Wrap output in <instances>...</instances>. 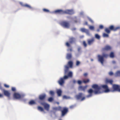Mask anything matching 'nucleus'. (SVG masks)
Here are the masks:
<instances>
[{
  "label": "nucleus",
  "instance_id": "nucleus-27",
  "mask_svg": "<svg viewBox=\"0 0 120 120\" xmlns=\"http://www.w3.org/2000/svg\"><path fill=\"white\" fill-rule=\"evenodd\" d=\"M24 7H26L29 9H32V7L30 5L27 4H24Z\"/></svg>",
  "mask_w": 120,
  "mask_h": 120
},
{
  "label": "nucleus",
  "instance_id": "nucleus-50",
  "mask_svg": "<svg viewBox=\"0 0 120 120\" xmlns=\"http://www.w3.org/2000/svg\"><path fill=\"white\" fill-rule=\"evenodd\" d=\"M89 20L92 23H93V21L91 18H89Z\"/></svg>",
  "mask_w": 120,
  "mask_h": 120
},
{
  "label": "nucleus",
  "instance_id": "nucleus-7",
  "mask_svg": "<svg viewBox=\"0 0 120 120\" xmlns=\"http://www.w3.org/2000/svg\"><path fill=\"white\" fill-rule=\"evenodd\" d=\"M74 13V11L73 10H66L64 11V14H67L69 15H72Z\"/></svg>",
  "mask_w": 120,
  "mask_h": 120
},
{
  "label": "nucleus",
  "instance_id": "nucleus-41",
  "mask_svg": "<svg viewBox=\"0 0 120 120\" xmlns=\"http://www.w3.org/2000/svg\"><path fill=\"white\" fill-rule=\"evenodd\" d=\"M83 44L85 47H86L87 46V44L86 43V42L85 41H83Z\"/></svg>",
  "mask_w": 120,
  "mask_h": 120
},
{
  "label": "nucleus",
  "instance_id": "nucleus-34",
  "mask_svg": "<svg viewBox=\"0 0 120 120\" xmlns=\"http://www.w3.org/2000/svg\"><path fill=\"white\" fill-rule=\"evenodd\" d=\"M38 109L41 111H44V109L43 108L40 106H38Z\"/></svg>",
  "mask_w": 120,
  "mask_h": 120
},
{
  "label": "nucleus",
  "instance_id": "nucleus-38",
  "mask_svg": "<svg viewBox=\"0 0 120 120\" xmlns=\"http://www.w3.org/2000/svg\"><path fill=\"white\" fill-rule=\"evenodd\" d=\"M53 100V98L52 97H50L48 99V101L49 102L52 101Z\"/></svg>",
  "mask_w": 120,
  "mask_h": 120
},
{
  "label": "nucleus",
  "instance_id": "nucleus-39",
  "mask_svg": "<svg viewBox=\"0 0 120 120\" xmlns=\"http://www.w3.org/2000/svg\"><path fill=\"white\" fill-rule=\"evenodd\" d=\"M103 36L104 37H109V35L105 33H104L103 34Z\"/></svg>",
  "mask_w": 120,
  "mask_h": 120
},
{
  "label": "nucleus",
  "instance_id": "nucleus-23",
  "mask_svg": "<svg viewBox=\"0 0 120 120\" xmlns=\"http://www.w3.org/2000/svg\"><path fill=\"white\" fill-rule=\"evenodd\" d=\"M62 93V91L60 89H58L57 90V93L58 96H60L61 95Z\"/></svg>",
  "mask_w": 120,
  "mask_h": 120
},
{
  "label": "nucleus",
  "instance_id": "nucleus-61",
  "mask_svg": "<svg viewBox=\"0 0 120 120\" xmlns=\"http://www.w3.org/2000/svg\"><path fill=\"white\" fill-rule=\"evenodd\" d=\"M112 63L113 64H115L116 63V62L115 61L113 60L112 61Z\"/></svg>",
  "mask_w": 120,
  "mask_h": 120
},
{
  "label": "nucleus",
  "instance_id": "nucleus-22",
  "mask_svg": "<svg viewBox=\"0 0 120 120\" xmlns=\"http://www.w3.org/2000/svg\"><path fill=\"white\" fill-rule=\"evenodd\" d=\"M105 82L106 83H109L112 85L113 82V81L112 80H109L108 79H106L105 80Z\"/></svg>",
  "mask_w": 120,
  "mask_h": 120
},
{
  "label": "nucleus",
  "instance_id": "nucleus-12",
  "mask_svg": "<svg viewBox=\"0 0 120 120\" xmlns=\"http://www.w3.org/2000/svg\"><path fill=\"white\" fill-rule=\"evenodd\" d=\"M101 87L105 89L104 92H108L110 91V90L107 85H102L101 86Z\"/></svg>",
  "mask_w": 120,
  "mask_h": 120
},
{
  "label": "nucleus",
  "instance_id": "nucleus-59",
  "mask_svg": "<svg viewBox=\"0 0 120 120\" xmlns=\"http://www.w3.org/2000/svg\"><path fill=\"white\" fill-rule=\"evenodd\" d=\"M4 86L6 87V88H7L8 87V85H7V84H4Z\"/></svg>",
  "mask_w": 120,
  "mask_h": 120
},
{
  "label": "nucleus",
  "instance_id": "nucleus-46",
  "mask_svg": "<svg viewBox=\"0 0 120 120\" xmlns=\"http://www.w3.org/2000/svg\"><path fill=\"white\" fill-rule=\"evenodd\" d=\"M75 105H72L71 106H70V108H71V109H72L74 108L75 107Z\"/></svg>",
  "mask_w": 120,
  "mask_h": 120
},
{
  "label": "nucleus",
  "instance_id": "nucleus-40",
  "mask_svg": "<svg viewBox=\"0 0 120 120\" xmlns=\"http://www.w3.org/2000/svg\"><path fill=\"white\" fill-rule=\"evenodd\" d=\"M89 28L90 30H94V27L93 26H89Z\"/></svg>",
  "mask_w": 120,
  "mask_h": 120
},
{
  "label": "nucleus",
  "instance_id": "nucleus-32",
  "mask_svg": "<svg viewBox=\"0 0 120 120\" xmlns=\"http://www.w3.org/2000/svg\"><path fill=\"white\" fill-rule=\"evenodd\" d=\"M110 57L111 58H113L114 56V53L112 52H111L109 55Z\"/></svg>",
  "mask_w": 120,
  "mask_h": 120
},
{
  "label": "nucleus",
  "instance_id": "nucleus-30",
  "mask_svg": "<svg viewBox=\"0 0 120 120\" xmlns=\"http://www.w3.org/2000/svg\"><path fill=\"white\" fill-rule=\"evenodd\" d=\"M105 30L108 34H109L110 32V30L109 28H106L105 29Z\"/></svg>",
  "mask_w": 120,
  "mask_h": 120
},
{
  "label": "nucleus",
  "instance_id": "nucleus-26",
  "mask_svg": "<svg viewBox=\"0 0 120 120\" xmlns=\"http://www.w3.org/2000/svg\"><path fill=\"white\" fill-rule=\"evenodd\" d=\"M68 65L70 67L72 68L73 65V63L71 61H70L68 62Z\"/></svg>",
  "mask_w": 120,
  "mask_h": 120
},
{
  "label": "nucleus",
  "instance_id": "nucleus-29",
  "mask_svg": "<svg viewBox=\"0 0 120 120\" xmlns=\"http://www.w3.org/2000/svg\"><path fill=\"white\" fill-rule=\"evenodd\" d=\"M115 76L116 77L120 76V71H118L116 72L115 74Z\"/></svg>",
  "mask_w": 120,
  "mask_h": 120
},
{
  "label": "nucleus",
  "instance_id": "nucleus-25",
  "mask_svg": "<svg viewBox=\"0 0 120 120\" xmlns=\"http://www.w3.org/2000/svg\"><path fill=\"white\" fill-rule=\"evenodd\" d=\"M65 74H66L68 71L69 68L66 65L65 66Z\"/></svg>",
  "mask_w": 120,
  "mask_h": 120
},
{
  "label": "nucleus",
  "instance_id": "nucleus-52",
  "mask_svg": "<svg viewBox=\"0 0 120 120\" xmlns=\"http://www.w3.org/2000/svg\"><path fill=\"white\" fill-rule=\"evenodd\" d=\"M81 49V48L80 47H79L78 48V50L79 52L80 51Z\"/></svg>",
  "mask_w": 120,
  "mask_h": 120
},
{
  "label": "nucleus",
  "instance_id": "nucleus-10",
  "mask_svg": "<svg viewBox=\"0 0 120 120\" xmlns=\"http://www.w3.org/2000/svg\"><path fill=\"white\" fill-rule=\"evenodd\" d=\"M21 95L18 93H15L13 94L14 98L16 99H20L21 98Z\"/></svg>",
  "mask_w": 120,
  "mask_h": 120
},
{
  "label": "nucleus",
  "instance_id": "nucleus-49",
  "mask_svg": "<svg viewBox=\"0 0 120 120\" xmlns=\"http://www.w3.org/2000/svg\"><path fill=\"white\" fill-rule=\"evenodd\" d=\"M11 90L12 91H15L16 89L15 88L12 87L11 88Z\"/></svg>",
  "mask_w": 120,
  "mask_h": 120
},
{
  "label": "nucleus",
  "instance_id": "nucleus-56",
  "mask_svg": "<svg viewBox=\"0 0 120 120\" xmlns=\"http://www.w3.org/2000/svg\"><path fill=\"white\" fill-rule=\"evenodd\" d=\"M76 30V28H74L71 29V30L72 31L75 30Z\"/></svg>",
  "mask_w": 120,
  "mask_h": 120
},
{
  "label": "nucleus",
  "instance_id": "nucleus-21",
  "mask_svg": "<svg viewBox=\"0 0 120 120\" xmlns=\"http://www.w3.org/2000/svg\"><path fill=\"white\" fill-rule=\"evenodd\" d=\"M2 91V92L4 93V95L6 96H8V91L3 89L2 87V89H0Z\"/></svg>",
  "mask_w": 120,
  "mask_h": 120
},
{
  "label": "nucleus",
  "instance_id": "nucleus-33",
  "mask_svg": "<svg viewBox=\"0 0 120 120\" xmlns=\"http://www.w3.org/2000/svg\"><path fill=\"white\" fill-rule=\"evenodd\" d=\"M73 20L74 21V22L75 23H77L78 21L76 17H75L74 18Z\"/></svg>",
  "mask_w": 120,
  "mask_h": 120
},
{
  "label": "nucleus",
  "instance_id": "nucleus-8",
  "mask_svg": "<svg viewBox=\"0 0 120 120\" xmlns=\"http://www.w3.org/2000/svg\"><path fill=\"white\" fill-rule=\"evenodd\" d=\"M110 30H113L114 31H116L120 28L119 27H114L113 25H111L109 26V27Z\"/></svg>",
  "mask_w": 120,
  "mask_h": 120
},
{
  "label": "nucleus",
  "instance_id": "nucleus-51",
  "mask_svg": "<svg viewBox=\"0 0 120 120\" xmlns=\"http://www.w3.org/2000/svg\"><path fill=\"white\" fill-rule=\"evenodd\" d=\"M72 50V48H69L68 49V51H70V52H71Z\"/></svg>",
  "mask_w": 120,
  "mask_h": 120
},
{
  "label": "nucleus",
  "instance_id": "nucleus-35",
  "mask_svg": "<svg viewBox=\"0 0 120 120\" xmlns=\"http://www.w3.org/2000/svg\"><path fill=\"white\" fill-rule=\"evenodd\" d=\"M95 37L97 39H100V37L99 35L98 34H96L95 35Z\"/></svg>",
  "mask_w": 120,
  "mask_h": 120
},
{
  "label": "nucleus",
  "instance_id": "nucleus-2",
  "mask_svg": "<svg viewBox=\"0 0 120 120\" xmlns=\"http://www.w3.org/2000/svg\"><path fill=\"white\" fill-rule=\"evenodd\" d=\"M108 56V54L105 53L103 54L102 56H101L100 55H98V60L101 62L102 64H103L104 61V58H107Z\"/></svg>",
  "mask_w": 120,
  "mask_h": 120
},
{
  "label": "nucleus",
  "instance_id": "nucleus-19",
  "mask_svg": "<svg viewBox=\"0 0 120 120\" xmlns=\"http://www.w3.org/2000/svg\"><path fill=\"white\" fill-rule=\"evenodd\" d=\"M111 47L109 45H106L104 48H102V50L103 51H107L111 49Z\"/></svg>",
  "mask_w": 120,
  "mask_h": 120
},
{
  "label": "nucleus",
  "instance_id": "nucleus-57",
  "mask_svg": "<svg viewBox=\"0 0 120 120\" xmlns=\"http://www.w3.org/2000/svg\"><path fill=\"white\" fill-rule=\"evenodd\" d=\"M63 98H65V99H67V97L65 95H64L63 96Z\"/></svg>",
  "mask_w": 120,
  "mask_h": 120
},
{
  "label": "nucleus",
  "instance_id": "nucleus-63",
  "mask_svg": "<svg viewBox=\"0 0 120 120\" xmlns=\"http://www.w3.org/2000/svg\"><path fill=\"white\" fill-rule=\"evenodd\" d=\"M2 86H1V84H0V89H2Z\"/></svg>",
  "mask_w": 120,
  "mask_h": 120
},
{
  "label": "nucleus",
  "instance_id": "nucleus-58",
  "mask_svg": "<svg viewBox=\"0 0 120 120\" xmlns=\"http://www.w3.org/2000/svg\"><path fill=\"white\" fill-rule=\"evenodd\" d=\"M84 25H88V23L87 22H85L84 23Z\"/></svg>",
  "mask_w": 120,
  "mask_h": 120
},
{
  "label": "nucleus",
  "instance_id": "nucleus-47",
  "mask_svg": "<svg viewBox=\"0 0 120 120\" xmlns=\"http://www.w3.org/2000/svg\"><path fill=\"white\" fill-rule=\"evenodd\" d=\"M77 83L79 84H80L82 83V82L80 80H79L77 81Z\"/></svg>",
  "mask_w": 120,
  "mask_h": 120
},
{
  "label": "nucleus",
  "instance_id": "nucleus-44",
  "mask_svg": "<svg viewBox=\"0 0 120 120\" xmlns=\"http://www.w3.org/2000/svg\"><path fill=\"white\" fill-rule=\"evenodd\" d=\"M109 75L110 76L112 75H113V73L112 71L110 72L109 73Z\"/></svg>",
  "mask_w": 120,
  "mask_h": 120
},
{
  "label": "nucleus",
  "instance_id": "nucleus-53",
  "mask_svg": "<svg viewBox=\"0 0 120 120\" xmlns=\"http://www.w3.org/2000/svg\"><path fill=\"white\" fill-rule=\"evenodd\" d=\"M73 83L75 84L77 82V81L75 80H73Z\"/></svg>",
  "mask_w": 120,
  "mask_h": 120
},
{
  "label": "nucleus",
  "instance_id": "nucleus-60",
  "mask_svg": "<svg viewBox=\"0 0 120 120\" xmlns=\"http://www.w3.org/2000/svg\"><path fill=\"white\" fill-rule=\"evenodd\" d=\"M3 97V95L2 94H0V97Z\"/></svg>",
  "mask_w": 120,
  "mask_h": 120
},
{
  "label": "nucleus",
  "instance_id": "nucleus-37",
  "mask_svg": "<svg viewBox=\"0 0 120 120\" xmlns=\"http://www.w3.org/2000/svg\"><path fill=\"white\" fill-rule=\"evenodd\" d=\"M49 94L51 96H53L54 95V92L52 91H50L49 92Z\"/></svg>",
  "mask_w": 120,
  "mask_h": 120
},
{
  "label": "nucleus",
  "instance_id": "nucleus-15",
  "mask_svg": "<svg viewBox=\"0 0 120 120\" xmlns=\"http://www.w3.org/2000/svg\"><path fill=\"white\" fill-rule=\"evenodd\" d=\"M87 87V86H79L78 89L79 90H81L84 91L86 89Z\"/></svg>",
  "mask_w": 120,
  "mask_h": 120
},
{
  "label": "nucleus",
  "instance_id": "nucleus-11",
  "mask_svg": "<svg viewBox=\"0 0 120 120\" xmlns=\"http://www.w3.org/2000/svg\"><path fill=\"white\" fill-rule=\"evenodd\" d=\"M66 79L64 78V77L60 78L58 81V83L61 86L63 85L64 83V80Z\"/></svg>",
  "mask_w": 120,
  "mask_h": 120
},
{
  "label": "nucleus",
  "instance_id": "nucleus-4",
  "mask_svg": "<svg viewBox=\"0 0 120 120\" xmlns=\"http://www.w3.org/2000/svg\"><path fill=\"white\" fill-rule=\"evenodd\" d=\"M83 94L82 93H79L78 95H77L76 96V98L77 100H79L80 99L81 101H82L84 100L85 99V97H82Z\"/></svg>",
  "mask_w": 120,
  "mask_h": 120
},
{
  "label": "nucleus",
  "instance_id": "nucleus-55",
  "mask_svg": "<svg viewBox=\"0 0 120 120\" xmlns=\"http://www.w3.org/2000/svg\"><path fill=\"white\" fill-rule=\"evenodd\" d=\"M88 74L87 73H85L84 74V76H86Z\"/></svg>",
  "mask_w": 120,
  "mask_h": 120
},
{
  "label": "nucleus",
  "instance_id": "nucleus-64",
  "mask_svg": "<svg viewBox=\"0 0 120 120\" xmlns=\"http://www.w3.org/2000/svg\"><path fill=\"white\" fill-rule=\"evenodd\" d=\"M100 31V30L99 29H98L97 30V31L98 32H99Z\"/></svg>",
  "mask_w": 120,
  "mask_h": 120
},
{
  "label": "nucleus",
  "instance_id": "nucleus-24",
  "mask_svg": "<svg viewBox=\"0 0 120 120\" xmlns=\"http://www.w3.org/2000/svg\"><path fill=\"white\" fill-rule=\"evenodd\" d=\"M72 58V55L71 53H68L67 54L66 56V58L68 59L69 60L71 59Z\"/></svg>",
  "mask_w": 120,
  "mask_h": 120
},
{
  "label": "nucleus",
  "instance_id": "nucleus-6",
  "mask_svg": "<svg viewBox=\"0 0 120 120\" xmlns=\"http://www.w3.org/2000/svg\"><path fill=\"white\" fill-rule=\"evenodd\" d=\"M41 104L44 106L45 109L47 111L49 110V104L45 102L41 103Z\"/></svg>",
  "mask_w": 120,
  "mask_h": 120
},
{
  "label": "nucleus",
  "instance_id": "nucleus-1",
  "mask_svg": "<svg viewBox=\"0 0 120 120\" xmlns=\"http://www.w3.org/2000/svg\"><path fill=\"white\" fill-rule=\"evenodd\" d=\"M92 88L94 89L95 90L94 91L91 89H90L88 91V92L89 94L87 96V97L89 98L91 97L92 95V93H94L95 94H98L100 93V90L101 87L96 84H93L92 86Z\"/></svg>",
  "mask_w": 120,
  "mask_h": 120
},
{
  "label": "nucleus",
  "instance_id": "nucleus-43",
  "mask_svg": "<svg viewBox=\"0 0 120 120\" xmlns=\"http://www.w3.org/2000/svg\"><path fill=\"white\" fill-rule=\"evenodd\" d=\"M80 64V62L78 61H77L76 62V65L77 66H79Z\"/></svg>",
  "mask_w": 120,
  "mask_h": 120
},
{
  "label": "nucleus",
  "instance_id": "nucleus-20",
  "mask_svg": "<svg viewBox=\"0 0 120 120\" xmlns=\"http://www.w3.org/2000/svg\"><path fill=\"white\" fill-rule=\"evenodd\" d=\"M62 109V108L60 106L55 107L53 108V109L56 111H61Z\"/></svg>",
  "mask_w": 120,
  "mask_h": 120
},
{
  "label": "nucleus",
  "instance_id": "nucleus-42",
  "mask_svg": "<svg viewBox=\"0 0 120 120\" xmlns=\"http://www.w3.org/2000/svg\"><path fill=\"white\" fill-rule=\"evenodd\" d=\"M43 11L44 12H48L49 11V10L45 8L43 9Z\"/></svg>",
  "mask_w": 120,
  "mask_h": 120
},
{
  "label": "nucleus",
  "instance_id": "nucleus-13",
  "mask_svg": "<svg viewBox=\"0 0 120 120\" xmlns=\"http://www.w3.org/2000/svg\"><path fill=\"white\" fill-rule=\"evenodd\" d=\"M54 12L55 14H64V11L61 9L57 10L55 11Z\"/></svg>",
  "mask_w": 120,
  "mask_h": 120
},
{
  "label": "nucleus",
  "instance_id": "nucleus-18",
  "mask_svg": "<svg viewBox=\"0 0 120 120\" xmlns=\"http://www.w3.org/2000/svg\"><path fill=\"white\" fill-rule=\"evenodd\" d=\"M81 31L83 32H85L86 34L88 35H90L89 32V30L85 28H82L81 29Z\"/></svg>",
  "mask_w": 120,
  "mask_h": 120
},
{
  "label": "nucleus",
  "instance_id": "nucleus-14",
  "mask_svg": "<svg viewBox=\"0 0 120 120\" xmlns=\"http://www.w3.org/2000/svg\"><path fill=\"white\" fill-rule=\"evenodd\" d=\"M112 87L114 90L118 91H119L120 89L119 86L118 85L114 84L113 85Z\"/></svg>",
  "mask_w": 120,
  "mask_h": 120
},
{
  "label": "nucleus",
  "instance_id": "nucleus-36",
  "mask_svg": "<svg viewBox=\"0 0 120 120\" xmlns=\"http://www.w3.org/2000/svg\"><path fill=\"white\" fill-rule=\"evenodd\" d=\"M90 81V80L89 79H87L86 80H83V82L85 83H87L89 82Z\"/></svg>",
  "mask_w": 120,
  "mask_h": 120
},
{
  "label": "nucleus",
  "instance_id": "nucleus-62",
  "mask_svg": "<svg viewBox=\"0 0 120 120\" xmlns=\"http://www.w3.org/2000/svg\"><path fill=\"white\" fill-rule=\"evenodd\" d=\"M10 95V93L8 91V97H9V96Z\"/></svg>",
  "mask_w": 120,
  "mask_h": 120
},
{
  "label": "nucleus",
  "instance_id": "nucleus-9",
  "mask_svg": "<svg viewBox=\"0 0 120 120\" xmlns=\"http://www.w3.org/2000/svg\"><path fill=\"white\" fill-rule=\"evenodd\" d=\"M95 38H93L90 39H89L87 40L88 44L89 45H90L93 44Z\"/></svg>",
  "mask_w": 120,
  "mask_h": 120
},
{
  "label": "nucleus",
  "instance_id": "nucleus-28",
  "mask_svg": "<svg viewBox=\"0 0 120 120\" xmlns=\"http://www.w3.org/2000/svg\"><path fill=\"white\" fill-rule=\"evenodd\" d=\"M36 104V102L33 100H31L29 102V104L30 105H34Z\"/></svg>",
  "mask_w": 120,
  "mask_h": 120
},
{
  "label": "nucleus",
  "instance_id": "nucleus-5",
  "mask_svg": "<svg viewBox=\"0 0 120 120\" xmlns=\"http://www.w3.org/2000/svg\"><path fill=\"white\" fill-rule=\"evenodd\" d=\"M61 111L62 113L61 115L63 116L65 115L68 112V109L66 107H64L63 109V110H61Z\"/></svg>",
  "mask_w": 120,
  "mask_h": 120
},
{
  "label": "nucleus",
  "instance_id": "nucleus-48",
  "mask_svg": "<svg viewBox=\"0 0 120 120\" xmlns=\"http://www.w3.org/2000/svg\"><path fill=\"white\" fill-rule=\"evenodd\" d=\"M104 27L102 25H101L99 26V28L100 29H102Z\"/></svg>",
  "mask_w": 120,
  "mask_h": 120
},
{
  "label": "nucleus",
  "instance_id": "nucleus-45",
  "mask_svg": "<svg viewBox=\"0 0 120 120\" xmlns=\"http://www.w3.org/2000/svg\"><path fill=\"white\" fill-rule=\"evenodd\" d=\"M66 45L68 47H69L70 46V44L68 42H66Z\"/></svg>",
  "mask_w": 120,
  "mask_h": 120
},
{
  "label": "nucleus",
  "instance_id": "nucleus-17",
  "mask_svg": "<svg viewBox=\"0 0 120 120\" xmlns=\"http://www.w3.org/2000/svg\"><path fill=\"white\" fill-rule=\"evenodd\" d=\"M46 97V95L45 94L41 95L39 96V99L41 101H43L45 100Z\"/></svg>",
  "mask_w": 120,
  "mask_h": 120
},
{
  "label": "nucleus",
  "instance_id": "nucleus-54",
  "mask_svg": "<svg viewBox=\"0 0 120 120\" xmlns=\"http://www.w3.org/2000/svg\"><path fill=\"white\" fill-rule=\"evenodd\" d=\"M20 4L21 5L22 7H24V4H23V3L22 2L20 3Z\"/></svg>",
  "mask_w": 120,
  "mask_h": 120
},
{
  "label": "nucleus",
  "instance_id": "nucleus-16",
  "mask_svg": "<svg viewBox=\"0 0 120 120\" xmlns=\"http://www.w3.org/2000/svg\"><path fill=\"white\" fill-rule=\"evenodd\" d=\"M72 72L71 71H70L68 73V75H65L64 76V78L65 79H68L69 77H72Z\"/></svg>",
  "mask_w": 120,
  "mask_h": 120
},
{
  "label": "nucleus",
  "instance_id": "nucleus-3",
  "mask_svg": "<svg viewBox=\"0 0 120 120\" xmlns=\"http://www.w3.org/2000/svg\"><path fill=\"white\" fill-rule=\"evenodd\" d=\"M60 24L61 26L67 28H69L70 26V24L69 23L66 21L62 22H61Z\"/></svg>",
  "mask_w": 120,
  "mask_h": 120
},
{
  "label": "nucleus",
  "instance_id": "nucleus-31",
  "mask_svg": "<svg viewBox=\"0 0 120 120\" xmlns=\"http://www.w3.org/2000/svg\"><path fill=\"white\" fill-rule=\"evenodd\" d=\"M75 39V38L73 37L70 38V43H71L73 42L74 40Z\"/></svg>",
  "mask_w": 120,
  "mask_h": 120
}]
</instances>
